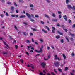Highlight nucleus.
<instances>
[{
	"mask_svg": "<svg viewBox=\"0 0 75 75\" xmlns=\"http://www.w3.org/2000/svg\"><path fill=\"white\" fill-rule=\"evenodd\" d=\"M26 43H30V42L29 40H26Z\"/></svg>",
	"mask_w": 75,
	"mask_h": 75,
	"instance_id": "obj_20",
	"label": "nucleus"
},
{
	"mask_svg": "<svg viewBox=\"0 0 75 75\" xmlns=\"http://www.w3.org/2000/svg\"><path fill=\"white\" fill-rule=\"evenodd\" d=\"M35 17L38 18V17H39V16L38 15H36L35 16Z\"/></svg>",
	"mask_w": 75,
	"mask_h": 75,
	"instance_id": "obj_58",
	"label": "nucleus"
},
{
	"mask_svg": "<svg viewBox=\"0 0 75 75\" xmlns=\"http://www.w3.org/2000/svg\"><path fill=\"white\" fill-rule=\"evenodd\" d=\"M23 35H24V36H26L28 35V33H25V32H23Z\"/></svg>",
	"mask_w": 75,
	"mask_h": 75,
	"instance_id": "obj_16",
	"label": "nucleus"
},
{
	"mask_svg": "<svg viewBox=\"0 0 75 75\" xmlns=\"http://www.w3.org/2000/svg\"><path fill=\"white\" fill-rule=\"evenodd\" d=\"M70 35H71L72 36H74V34H72L71 33H70Z\"/></svg>",
	"mask_w": 75,
	"mask_h": 75,
	"instance_id": "obj_33",
	"label": "nucleus"
},
{
	"mask_svg": "<svg viewBox=\"0 0 75 75\" xmlns=\"http://www.w3.org/2000/svg\"><path fill=\"white\" fill-rule=\"evenodd\" d=\"M63 17L64 18V19H65V20L66 21H67V15H65V16H63Z\"/></svg>",
	"mask_w": 75,
	"mask_h": 75,
	"instance_id": "obj_6",
	"label": "nucleus"
},
{
	"mask_svg": "<svg viewBox=\"0 0 75 75\" xmlns=\"http://www.w3.org/2000/svg\"><path fill=\"white\" fill-rule=\"evenodd\" d=\"M43 47V45H42L41 47L40 48V50H42Z\"/></svg>",
	"mask_w": 75,
	"mask_h": 75,
	"instance_id": "obj_35",
	"label": "nucleus"
},
{
	"mask_svg": "<svg viewBox=\"0 0 75 75\" xmlns=\"http://www.w3.org/2000/svg\"><path fill=\"white\" fill-rule=\"evenodd\" d=\"M57 33L61 35H63V34L62 33H60V32L59 31H57Z\"/></svg>",
	"mask_w": 75,
	"mask_h": 75,
	"instance_id": "obj_12",
	"label": "nucleus"
},
{
	"mask_svg": "<svg viewBox=\"0 0 75 75\" xmlns=\"http://www.w3.org/2000/svg\"><path fill=\"white\" fill-rule=\"evenodd\" d=\"M33 31H37V29H33Z\"/></svg>",
	"mask_w": 75,
	"mask_h": 75,
	"instance_id": "obj_54",
	"label": "nucleus"
},
{
	"mask_svg": "<svg viewBox=\"0 0 75 75\" xmlns=\"http://www.w3.org/2000/svg\"><path fill=\"white\" fill-rule=\"evenodd\" d=\"M42 31H43V32H44V33H47V31H45V30H44V29H42Z\"/></svg>",
	"mask_w": 75,
	"mask_h": 75,
	"instance_id": "obj_23",
	"label": "nucleus"
},
{
	"mask_svg": "<svg viewBox=\"0 0 75 75\" xmlns=\"http://www.w3.org/2000/svg\"><path fill=\"white\" fill-rule=\"evenodd\" d=\"M44 16H45V17H47V18H49V16H48V15L46 14H44Z\"/></svg>",
	"mask_w": 75,
	"mask_h": 75,
	"instance_id": "obj_17",
	"label": "nucleus"
},
{
	"mask_svg": "<svg viewBox=\"0 0 75 75\" xmlns=\"http://www.w3.org/2000/svg\"><path fill=\"white\" fill-rule=\"evenodd\" d=\"M75 24H74V25L72 26V28H75Z\"/></svg>",
	"mask_w": 75,
	"mask_h": 75,
	"instance_id": "obj_48",
	"label": "nucleus"
},
{
	"mask_svg": "<svg viewBox=\"0 0 75 75\" xmlns=\"http://www.w3.org/2000/svg\"><path fill=\"white\" fill-rule=\"evenodd\" d=\"M52 33H55V28L54 27H52Z\"/></svg>",
	"mask_w": 75,
	"mask_h": 75,
	"instance_id": "obj_3",
	"label": "nucleus"
},
{
	"mask_svg": "<svg viewBox=\"0 0 75 75\" xmlns=\"http://www.w3.org/2000/svg\"><path fill=\"white\" fill-rule=\"evenodd\" d=\"M14 5L16 7L17 6V5L16 4V3L15 2L14 3Z\"/></svg>",
	"mask_w": 75,
	"mask_h": 75,
	"instance_id": "obj_53",
	"label": "nucleus"
},
{
	"mask_svg": "<svg viewBox=\"0 0 75 75\" xmlns=\"http://www.w3.org/2000/svg\"><path fill=\"white\" fill-rule=\"evenodd\" d=\"M62 15H59V19H61V18Z\"/></svg>",
	"mask_w": 75,
	"mask_h": 75,
	"instance_id": "obj_45",
	"label": "nucleus"
},
{
	"mask_svg": "<svg viewBox=\"0 0 75 75\" xmlns=\"http://www.w3.org/2000/svg\"><path fill=\"white\" fill-rule=\"evenodd\" d=\"M18 46L17 45H15V48L16 49H18Z\"/></svg>",
	"mask_w": 75,
	"mask_h": 75,
	"instance_id": "obj_21",
	"label": "nucleus"
},
{
	"mask_svg": "<svg viewBox=\"0 0 75 75\" xmlns=\"http://www.w3.org/2000/svg\"><path fill=\"white\" fill-rule=\"evenodd\" d=\"M51 74H52L53 75H55V74L53 72H51Z\"/></svg>",
	"mask_w": 75,
	"mask_h": 75,
	"instance_id": "obj_55",
	"label": "nucleus"
},
{
	"mask_svg": "<svg viewBox=\"0 0 75 75\" xmlns=\"http://www.w3.org/2000/svg\"><path fill=\"white\" fill-rule=\"evenodd\" d=\"M46 1L48 3H50L51 2V1H50V0H46Z\"/></svg>",
	"mask_w": 75,
	"mask_h": 75,
	"instance_id": "obj_34",
	"label": "nucleus"
},
{
	"mask_svg": "<svg viewBox=\"0 0 75 75\" xmlns=\"http://www.w3.org/2000/svg\"><path fill=\"white\" fill-rule=\"evenodd\" d=\"M1 1L2 3L5 2V1H4V0H2Z\"/></svg>",
	"mask_w": 75,
	"mask_h": 75,
	"instance_id": "obj_56",
	"label": "nucleus"
},
{
	"mask_svg": "<svg viewBox=\"0 0 75 75\" xmlns=\"http://www.w3.org/2000/svg\"><path fill=\"white\" fill-rule=\"evenodd\" d=\"M58 14H61V12H60L59 11H58Z\"/></svg>",
	"mask_w": 75,
	"mask_h": 75,
	"instance_id": "obj_62",
	"label": "nucleus"
},
{
	"mask_svg": "<svg viewBox=\"0 0 75 75\" xmlns=\"http://www.w3.org/2000/svg\"><path fill=\"white\" fill-rule=\"evenodd\" d=\"M41 65L42 66V67L44 68L46 66V64L45 62H42L41 63Z\"/></svg>",
	"mask_w": 75,
	"mask_h": 75,
	"instance_id": "obj_4",
	"label": "nucleus"
},
{
	"mask_svg": "<svg viewBox=\"0 0 75 75\" xmlns=\"http://www.w3.org/2000/svg\"><path fill=\"white\" fill-rule=\"evenodd\" d=\"M69 2V0H66V4H68V3Z\"/></svg>",
	"mask_w": 75,
	"mask_h": 75,
	"instance_id": "obj_29",
	"label": "nucleus"
},
{
	"mask_svg": "<svg viewBox=\"0 0 75 75\" xmlns=\"http://www.w3.org/2000/svg\"><path fill=\"white\" fill-rule=\"evenodd\" d=\"M6 15L7 16H8V13L7 12H6Z\"/></svg>",
	"mask_w": 75,
	"mask_h": 75,
	"instance_id": "obj_59",
	"label": "nucleus"
},
{
	"mask_svg": "<svg viewBox=\"0 0 75 75\" xmlns=\"http://www.w3.org/2000/svg\"><path fill=\"white\" fill-rule=\"evenodd\" d=\"M45 27L47 29V30H48V31H50L49 28L48 27V26H45Z\"/></svg>",
	"mask_w": 75,
	"mask_h": 75,
	"instance_id": "obj_14",
	"label": "nucleus"
},
{
	"mask_svg": "<svg viewBox=\"0 0 75 75\" xmlns=\"http://www.w3.org/2000/svg\"><path fill=\"white\" fill-rule=\"evenodd\" d=\"M55 67H59V63L58 62H56L55 63H54Z\"/></svg>",
	"mask_w": 75,
	"mask_h": 75,
	"instance_id": "obj_2",
	"label": "nucleus"
},
{
	"mask_svg": "<svg viewBox=\"0 0 75 75\" xmlns=\"http://www.w3.org/2000/svg\"><path fill=\"white\" fill-rule=\"evenodd\" d=\"M14 7L11 6V10L12 11H13L14 10Z\"/></svg>",
	"mask_w": 75,
	"mask_h": 75,
	"instance_id": "obj_24",
	"label": "nucleus"
},
{
	"mask_svg": "<svg viewBox=\"0 0 75 75\" xmlns=\"http://www.w3.org/2000/svg\"><path fill=\"white\" fill-rule=\"evenodd\" d=\"M25 17V15H21V16H20V17H19V18H24Z\"/></svg>",
	"mask_w": 75,
	"mask_h": 75,
	"instance_id": "obj_11",
	"label": "nucleus"
},
{
	"mask_svg": "<svg viewBox=\"0 0 75 75\" xmlns=\"http://www.w3.org/2000/svg\"><path fill=\"white\" fill-rule=\"evenodd\" d=\"M11 17H14L16 16L14 15H11Z\"/></svg>",
	"mask_w": 75,
	"mask_h": 75,
	"instance_id": "obj_38",
	"label": "nucleus"
},
{
	"mask_svg": "<svg viewBox=\"0 0 75 75\" xmlns=\"http://www.w3.org/2000/svg\"><path fill=\"white\" fill-rule=\"evenodd\" d=\"M71 9H74V10H75V6L74 5L73 6V7H72V8H71Z\"/></svg>",
	"mask_w": 75,
	"mask_h": 75,
	"instance_id": "obj_36",
	"label": "nucleus"
},
{
	"mask_svg": "<svg viewBox=\"0 0 75 75\" xmlns=\"http://www.w3.org/2000/svg\"><path fill=\"white\" fill-rule=\"evenodd\" d=\"M64 29V30H65V32H68V30L67 29Z\"/></svg>",
	"mask_w": 75,
	"mask_h": 75,
	"instance_id": "obj_32",
	"label": "nucleus"
},
{
	"mask_svg": "<svg viewBox=\"0 0 75 75\" xmlns=\"http://www.w3.org/2000/svg\"><path fill=\"white\" fill-rule=\"evenodd\" d=\"M32 47L31 46H28L27 47H28V50H30V49H29L30 47Z\"/></svg>",
	"mask_w": 75,
	"mask_h": 75,
	"instance_id": "obj_31",
	"label": "nucleus"
},
{
	"mask_svg": "<svg viewBox=\"0 0 75 75\" xmlns=\"http://www.w3.org/2000/svg\"><path fill=\"white\" fill-rule=\"evenodd\" d=\"M25 53L28 55V56L29 55V53L28 52H26Z\"/></svg>",
	"mask_w": 75,
	"mask_h": 75,
	"instance_id": "obj_41",
	"label": "nucleus"
},
{
	"mask_svg": "<svg viewBox=\"0 0 75 75\" xmlns=\"http://www.w3.org/2000/svg\"><path fill=\"white\" fill-rule=\"evenodd\" d=\"M3 54H7V52H6L5 53L3 52Z\"/></svg>",
	"mask_w": 75,
	"mask_h": 75,
	"instance_id": "obj_50",
	"label": "nucleus"
},
{
	"mask_svg": "<svg viewBox=\"0 0 75 75\" xmlns=\"http://www.w3.org/2000/svg\"><path fill=\"white\" fill-rule=\"evenodd\" d=\"M30 6L31 7H33L34 6L33 5V4H30Z\"/></svg>",
	"mask_w": 75,
	"mask_h": 75,
	"instance_id": "obj_26",
	"label": "nucleus"
},
{
	"mask_svg": "<svg viewBox=\"0 0 75 75\" xmlns=\"http://www.w3.org/2000/svg\"><path fill=\"white\" fill-rule=\"evenodd\" d=\"M58 19H52V21L53 22H57L58 21Z\"/></svg>",
	"mask_w": 75,
	"mask_h": 75,
	"instance_id": "obj_9",
	"label": "nucleus"
},
{
	"mask_svg": "<svg viewBox=\"0 0 75 75\" xmlns=\"http://www.w3.org/2000/svg\"><path fill=\"white\" fill-rule=\"evenodd\" d=\"M41 23L42 24H44V22H43L42 21H41Z\"/></svg>",
	"mask_w": 75,
	"mask_h": 75,
	"instance_id": "obj_51",
	"label": "nucleus"
},
{
	"mask_svg": "<svg viewBox=\"0 0 75 75\" xmlns=\"http://www.w3.org/2000/svg\"><path fill=\"white\" fill-rule=\"evenodd\" d=\"M69 23H71V21L70 19H69Z\"/></svg>",
	"mask_w": 75,
	"mask_h": 75,
	"instance_id": "obj_37",
	"label": "nucleus"
},
{
	"mask_svg": "<svg viewBox=\"0 0 75 75\" xmlns=\"http://www.w3.org/2000/svg\"><path fill=\"white\" fill-rule=\"evenodd\" d=\"M32 42H34V40L33 39V38H32Z\"/></svg>",
	"mask_w": 75,
	"mask_h": 75,
	"instance_id": "obj_63",
	"label": "nucleus"
},
{
	"mask_svg": "<svg viewBox=\"0 0 75 75\" xmlns=\"http://www.w3.org/2000/svg\"><path fill=\"white\" fill-rule=\"evenodd\" d=\"M34 64H30V67H31V68H32V69H34Z\"/></svg>",
	"mask_w": 75,
	"mask_h": 75,
	"instance_id": "obj_10",
	"label": "nucleus"
},
{
	"mask_svg": "<svg viewBox=\"0 0 75 75\" xmlns=\"http://www.w3.org/2000/svg\"><path fill=\"white\" fill-rule=\"evenodd\" d=\"M57 26L59 27L60 26V25L59 24V23H57Z\"/></svg>",
	"mask_w": 75,
	"mask_h": 75,
	"instance_id": "obj_64",
	"label": "nucleus"
},
{
	"mask_svg": "<svg viewBox=\"0 0 75 75\" xmlns=\"http://www.w3.org/2000/svg\"><path fill=\"white\" fill-rule=\"evenodd\" d=\"M26 15L28 17L29 19L30 20V21H31L32 22H34V20L33 19H31V16L29 14H28V13H26Z\"/></svg>",
	"mask_w": 75,
	"mask_h": 75,
	"instance_id": "obj_1",
	"label": "nucleus"
},
{
	"mask_svg": "<svg viewBox=\"0 0 75 75\" xmlns=\"http://www.w3.org/2000/svg\"><path fill=\"white\" fill-rule=\"evenodd\" d=\"M40 75H45V74H43V73L40 72L39 73Z\"/></svg>",
	"mask_w": 75,
	"mask_h": 75,
	"instance_id": "obj_28",
	"label": "nucleus"
},
{
	"mask_svg": "<svg viewBox=\"0 0 75 75\" xmlns=\"http://www.w3.org/2000/svg\"><path fill=\"white\" fill-rule=\"evenodd\" d=\"M16 12L17 13H18V10H16Z\"/></svg>",
	"mask_w": 75,
	"mask_h": 75,
	"instance_id": "obj_60",
	"label": "nucleus"
},
{
	"mask_svg": "<svg viewBox=\"0 0 75 75\" xmlns=\"http://www.w3.org/2000/svg\"><path fill=\"white\" fill-rule=\"evenodd\" d=\"M20 62H21V63H23V59H21L20 60Z\"/></svg>",
	"mask_w": 75,
	"mask_h": 75,
	"instance_id": "obj_40",
	"label": "nucleus"
},
{
	"mask_svg": "<svg viewBox=\"0 0 75 75\" xmlns=\"http://www.w3.org/2000/svg\"><path fill=\"white\" fill-rule=\"evenodd\" d=\"M58 70L60 72V73L62 72V70L61 69L58 68Z\"/></svg>",
	"mask_w": 75,
	"mask_h": 75,
	"instance_id": "obj_19",
	"label": "nucleus"
},
{
	"mask_svg": "<svg viewBox=\"0 0 75 75\" xmlns=\"http://www.w3.org/2000/svg\"><path fill=\"white\" fill-rule=\"evenodd\" d=\"M7 3L8 4H11V2H7Z\"/></svg>",
	"mask_w": 75,
	"mask_h": 75,
	"instance_id": "obj_39",
	"label": "nucleus"
},
{
	"mask_svg": "<svg viewBox=\"0 0 75 75\" xmlns=\"http://www.w3.org/2000/svg\"><path fill=\"white\" fill-rule=\"evenodd\" d=\"M71 55L72 56H74L75 55H74V53H72V54H71Z\"/></svg>",
	"mask_w": 75,
	"mask_h": 75,
	"instance_id": "obj_47",
	"label": "nucleus"
},
{
	"mask_svg": "<svg viewBox=\"0 0 75 75\" xmlns=\"http://www.w3.org/2000/svg\"><path fill=\"white\" fill-rule=\"evenodd\" d=\"M3 42L4 44L5 45H6V47H8V48H9V46H8V45H6V42H5V41H3Z\"/></svg>",
	"mask_w": 75,
	"mask_h": 75,
	"instance_id": "obj_13",
	"label": "nucleus"
},
{
	"mask_svg": "<svg viewBox=\"0 0 75 75\" xmlns=\"http://www.w3.org/2000/svg\"><path fill=\"white\" fill-rule=\"evenodd\" d=\"M62 28H64L65 27L64 25H62V27H61Z\"/></svg>",
	"mask_w": 75,
	"mask_h": 75,
	"instance_id": "obj_49",
	"label": "nucleus"
},
{
	"mask_svg": "<svg viewBox=\"0 0 75 75\" xmlns=\"http://www.w3.org/2000/svg\"><path fill=\"white\" fill-rule=\"evenodd\" d=\"M14 28L16 30H18V29L17 28V27L16 26H14Z\"/></svg>",
	"mask_w": 75,
	"mask_h": 75,
	"instance_id": "obj_44",
	"label": "nucleus"
},
{
	"mask_svg": "<svg viewBox=\"0 0 75 75\" xmlns=\"http://www.w3.org/2000/svg\"><path fill=\"white\" fill-rule=\"evenodd\" d=\"M66 39L67 40V42H69V39H68V38L67 37H66Z\"/></svg>",
	"mask_w": 75,
	"mask_h": 75,
	"instance_id": "obj_25",
	"label": "nucleus"
},
{
	"mask_svg": "<svg viewBox=\"0 0 75 75\" xmlns=\"http://www.w3.org/2000/svg\"><path fill=\"white\" fill-rule=\"evenodd\" d=\"M63 57H64V59H66V56L64 54H62Z\"/></svg>",
	"mask_w": 75,
	"mask_h": 75,
	"instance_id": "obj_15",
	"label": "nucleus"
},
{
	"mask_svg": "<svg viewBox=\"0 0 75 75\" xmlns=\"http://www.w3.org/2000/svg\"><path fill=\"white\" fill-rule=\"evenodd\" d=\"M44 60L46 61V60H48V59L47 58V59H46V58H45V57H44Z\"/></svg>",
	"mask_w": 75,
	"mask_h": 75,
	"instance_id": "obj_52",
	"label": "nucleus"
},
{
	"mask_svg": "<svg viewBox=\"0 0 75 75\" xmlns=\"http://www.w3.org/2000/svg\"><path fill=\"white\" fill-rule=\"evenodd\" d=\"M35 52H38V53H41L42 52V50H41L40 49V50H39L38 51L37 50H35Z\"/></svg>",
	"mask_w": 75,
	"mask_h": 75,
	"instance_id": "obj_7",
	"label": "nucleus"
},
{
	"mask_svg": "<svg viewBox=\"0 0 75 75\" xmlns=\"http://www.w3.org/2000/svg\"><path fill=\"white\" fill-rule=\"evenodd\" d=\"M23 24L26 25H28V24H27V23L26 22H23Z\"/></svg>",
	"mask_w": 75,
	"mask_h": 75,
	"instance_id": "obj_30",
	"label": "nucleus"
},
{
	"mask_svg": "<svg viewBox=\"0 0 75 75\" xmlns=\"http://www.w3.org/2000/svg\"><path fill=\"white\" fill-rule=\"evenodd\" d=\"M40 41H41V42H43V40L42 39H41L40 40Z\"/></svg>",
	"mask_w": 75,
	"mask_h": 75,
	"instance_id": "obj_43",
	"label": "nucleus"
},
{
	"mask_svg": "<svg viewBox=\"0 0 75 75\" xmlns=\"http://www.w3.org/2000/svg\"><path fill=\"white\" fill-rule=\"evenodd\" d=\"M67 7H68L69 9H70V8H71V9L73 8L71 7V5H70V4H69V5H67Z\"/></svg>",
	"mask_w": 75,
	"mask_h": 75,
	"instance_id": "obj_8",
	"label": "nucleus"
},
{
	"mask_svg": "<svg viewBox=\"0 0 75 75\" xmlns=\"http://www.w3.org/2000/svg\"><path fill=\"white\" fill-rule=\"evenodd\" d=\"M52 16L55 17H56V15H55L54 13H53V14H52Z\"/></svg>",
	"mask_w": 75,
	"mask_h": 75,
	"instance_id": "obj_27",
	"label": "nucleus"
},
{
	"mask_svg": "<svg viewBox=\"0 0 75 75\" xmlns=\"http://www.w3.org/2000/svg\"><path fill=\"white\" fill-rule=\"evenodd\" d=\"M55 60L57 59L58 61L61 60V59L57 56V55H55Z\"/></svg>",
	"mask_w": 75,
	"mask_h": 75,
	"instance_id": "obj_5",
	"label": "nucleus"
},
{
	"mask_svg": "<svg viewBox=\"0 0 75 75\" xmlns=\"http://www.w3.org/2000/svg\"><path fill=\"white\" fill-rule=\"evenodd\" d=\"M68 68L67 67H65V70L67 71L68 70Z\"/></svg>",
	"mask_w": 75,
	"mask_h": 75,
	"instance_id": "obj_46",
	"label": "nucleus"
},
{
	"mask_svg": "<svg viewBox=\"0 0 75 75\" xmlns=\"http://www.w3.org/2000/svg\"><path fill=\"white\" fill-rule=\"evenodd\" d=\"M60 38V36L58 35L55 36V38H56L57 39H58V38Z\"/></svg>",
	"mask_w": 75,
	"mask_h": 75,
	"instance_id": "obj_18",
	"label": "nucleus"
},
{
	"mask_svg": "<svg viewBox=\"0 0 75 75\" xmlns=\"http://www.w3.org/2000/svg\"><path fill=\"white\" fill-rule=\"evenodd\" d=\"M70 74L71 75H74V74L73 73L71 72H70Z\"/></svg>",
	"mask_w": 75,
	"mask_h": 75,
	"instance_id": "obj_42",
	"label": "nucleus"
},
{
	"mask_svg": "<svg viewBox=\"0 0 75 75\" xmlns=\"http://www.w3.org/2000/svg\"><path fill=\"white\" fill-rule=\"evenodd\" d=\"M70 39L72 41H73V39L72 38H70Z\"/></svg>",
	"mask_w": 75,
	"mask_h": 75,
	"instance_id": "obj_57",
	"label": "nucleus"
},
{
	"mask_svg": "<svg viewBox=\"0 0 75 75\" xmlns=\"http://www.w3.org/2000/svg\"><path fill=\"white\" fill-rule=\"evenodd\" d=\"M64 40L63 39H61V43H64Z\"/></svg>",
	"mask_w": 75,
	"mask_h": 75,
	"instance_id": "obj_22",
	"label": "nucleus"
},
{
	"mask_svg": "<svg viewBox=\"0 0 75 75\" xmlns=\"http://www.w3.org/2000/svg\"><path fill=\"white\" fill-rule=\"evenodd\" d=\"M45 70H43V73H44V74H46V72H45Z\"/></svg>",
	"mask_w": 75,
	"mask_h": 75,
	"instance_id": "obj_61",
	"label": "nucleus"
}]
</instances>
